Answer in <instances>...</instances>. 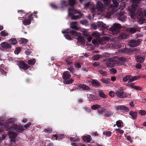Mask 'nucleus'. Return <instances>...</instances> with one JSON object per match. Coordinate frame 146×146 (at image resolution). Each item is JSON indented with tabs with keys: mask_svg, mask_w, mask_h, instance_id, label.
<instances>
[{
	"mask_svg": "<svg viewBox=\"0 0 146 146\" xmlns=\"http://www.w3.org/2000/svg\"><path fill=\"white\" fill-rule=\"evenodd\" d=\"M68 15L69 16L71 17L72 19L75 20L80 18L83 15L82 13L76 10L74 8L68 9Z\"/></svg>",
	"mask_w": 146,
	"mask_h": 146,
	"instance_id": "obj_1",
	"label": "nucleus"
},
{
	"mask_svg": "<svg viewBox=\"0 0 146 146\" xmlns=\"http://www.w3.org/2000/svg\"><path fill=\"white\" fill-rule=\"evenodd\" d=\"M71 76V74L69 71H65L64 72L62 77L63 79L66 80L63 82L64 84H69L72 83L74 80L72 79L68 80L70 78Z\"/></svg>",
	"mask_w": 146,
	"mask_h": 146,
	"instance_id": "obj_2",
	"label": "nucleus"
},
{
	"mask_svg": "<svg viewBox=\"0 0 146 146\" xmlns=\"http://www.w3.org/2000/svg\"><path fill=\"white\" fill-rule=\"evenodd\" d=\"M106 62V65L108 67H112L117 65L118 62L113 59L110 58H107L104 60Z\"/></svg>",
	"mask_w": 146,
	"mask_h": 146,
	"instance_id": "obj_3",
	"label": "nucleus"
},
{
	"mask_svg": "<svg viewBox=\"0 0 146 146\" xmlns=\"http://www.w3.org/2000/svg\"><path fill=\"white\" fill-rule=\"evenodd\" d=\"M121 27V25L120 24L115 23L109 29L111 33L115 35L117 34L119 32V30Z\"/></svg>",
	"mask_w": 146,
	"mask_h": 146,
	"instance_id": "obj_4",
	"label": "nucleus"
},
{
	"mask_svg": "<svg viewBox=\"0 0 146 146\" xmlns=\"http://www.w3.org/2000/svg\"><path fill=\"white\" fill-rule=\"evenodd\" d=\"M115 93L116 96L120 98H125L128 96V94L124 93L123 89L121 88H116Z\"/></svg>",
	"mask_w": 146,
	"mask_h": 146,
	"instance_id": "obj_5",
	"label": "nucleus"
},
{
	"mask_svg": "<svg viewBox=\"0 0 146 146\" xmlns=\"http://www.w3.org/2000/svg\"><path fill=\"white\" fill-rule=\"evenodd\" d=\"M141 39H137V40H131L129 42V45L131 47H135L138 46L140 42L142 41Z\"/></svg>",
	"mask_w": 146,
	"mask_h": 146,
	"instance_id": "obj_6",
	"label": "nucleus"
},
{
	"mask_svg": "<svg viewBox=\"0 0 146 146\" xmlns=\"http://www.w3.org/2000/svg\"><path fill=\"white\" fill-rule=\"evenodd\" d=\"M62 32L63 34L69 33L70 34V35L73 36H77L78 35V33L77 32L70 29H67L66 30L62 31Z\"/></svg>",
	"mask_w": 146,
	"mask_h": 146,
	"instance_id": "obj_7",
	"label": "nucleus"
},
{
	"mask_svg": "<svg viewBox=\"0 0 146 146\" xmlns=\"http://www.w3.org/2000/svg\"><path fill=\"white\" fill-rule=\"evenodd\" d=\"M116 110L117 111L120 110L123 112H128L129 111V108L124 105H118L116 107Z\"/></svg>",
	"mask_w": 146,
	"mask_h": 146,
	"instance_id": "obj_8",
	"label": "nucleus"
},
{
	"mask_svg": "<svg viewBox=\"0 0 146 146\" xmlns=\"http://www.w3.org/2000/svg\"><path fill=\"white\" fill-rule=\"evenodd\" d=\"M33 14L32 13L29 16L28 19H25L23 21V24L25 25L30 24L31 23V21L33 20Z\"/></svg>",
	"mask_w": 146,
	"mask_h": 146,
	"instance_id": "obj_9",
	"label": "nucleus"
},
{
	"mask_svg": "<svg viewBox=\"0 0 146 146\" xmlns=\"http://www.w3.org/2000/svg\"><path fill=\"white\" fill-rule=\"evenodd\" d=\"M18 65L20 68H21L25 70H27L30 68V66L23 61H19L18 64Z\"/></svg>",
	"mask_w": 146,
	"mask_h": 146,
	"instance_id": "obj_10",
	"label": "nucleus"
},
{
	"mask_svg": "<svg viewBox=\"0 0 146 146\" xmlns=\"http://www.w3.org/2000/svg\"><path fill=\"white\" fill-rule=\"evenodd\" d=\"M76 88L80 90H81L82 89L85 90H89L90 89V88L88 86L84 84L77 85Z\"/></svg>",
	"mask_w": 146,
	"mask_h": 146,
	"instance_id": "obj_11",
	"label": "nucleus"
},
{
	"mask_svg": "<svg viewBox=\"0 0 146 146\" xmlns=\"http://www.w3.org/2000/svg\"><path fill=\"white\" fill-rule=\"evenodd\" d=\"M117 19L119 20L124 22L125 20V16L124 15V13L123 12H118L117 13Z\"/></svg>",
	"mask_w": 146,
	"mask_h": 146,
	"instance_id": "obj_12",
	"label": "nucleus"
},
{
	"mask_svg": "<svg viewBox=\"0 0 146 146\" xmlns=\"http://www.w3.org/2000/svg\"><path fill=\"white\" fill-rule=\"evenodd\" d=\"M134 51V50L131 48H124L121 50V52L122 53L129 55L132 54Z\"/></svg>",
	"mask_w": 146,
	"mask_h": 146,
	"instance_id": "obj_13",
	"label": "nucleus"
},
{
	"mask_svg": "<svg viewBox=\"0 0 146 146\" xmlns=\"http://www.w3.org/2000/svg\"><path fill=\"white\" fill-rule=\"evenodd\" d=\"M96 7L98 11L102 12L104 9L103 4L100 1L97 2Z\"/></svg>",
	"mask_w": 146,
	"mask_h": 146,
	"instance_id": "obj_14",
	"label": "nucleus"
},
{
	"mask_svg": "<svg viewBox=\"0 0 146 146\" xmlns=\"http://www.w3.org/2000/svg\"><path fill=\"white\" fill-rule=\"evenodd\" d=\"M1 45L2 47L6 49H9L11 47V46L6 42H2L1 44Z\"/></svg>",
	"mask_w": 146,
	"mask_h": 146,
	"instance_id": "obj_15",
	"label": "nucleus"
},
{
	"mask_svg": "<svg viewBox=\"0 0 146 146\" xmlns=\"http://www.w3.org/2000/svg\"><path fill=\"white\" fill-rule=\"evenodd\" d=\"M8 128V129H6V130L7 131L9 130L10 131V130L12 131V130H16L17 128V127L18 125L15 124H13L11 125V126H9Z\"/></svg>",
	"mask_w": 146,
	"mask_h": 146,
	"instance_id": "obj_16",
	"label": "nucleus"
},
{
	"mask_svg": "<svg viewBox=\"0 0 146 146\" xmlns=\"http://www.w3.org/2000/svg\"><path fill=\"white\" fill-rule=\"evenodd\" d=\"M97 26L98 27L102 28V29H108V27L106 26V25L104 23L102 22H98L97 23Z\"/></svg>",
	"mask_w": 146,
	"mask_h": 146,
	"instance_id": "obj_17",
	"label": "nucleus"
},
{
	"mask_svg": "<svg viewBox=\"0 0 146 146\" xmlns=\"http://www.w3.org/2000/svg\"><path fill=\"white\" fill-rule=\"evenodd\" d=\"M8 134L11 139H15L17 136V134L15 132L12 131H9Z\"/></svg>",
	"mask_w": 146,
	"mask_h": 146,
	"instance_id": "obj_18",
	"label": "nucleus"
},
{
	"mask_svg": "<svg viewBox=\"0 0 146 146\" xmlns=\"http://www.w3.org/2000/svg\"><path fill=\"white\" fill-rule=\"evenodd\" d=\"M129 35L125 33H122L118 37L119 40L125 39L126 38H128Z\"/></svg>",
	"mask_w": 146,
	"mask_h": 146,
	"instance_id": "obj_19",
	"label": "nucleus"
},
{
	"mask_svg": "<svg viewBox=\"0 0 146 146\" xmlns=\"http://www.w3.org/2000/svg\"><path fill=\"white\" fill-rule=\"evenodd\" d=\"M137 114V112H133L132 111H130L129 113V114L131 116V118L134 119H136Z\"/></svg>",
	"mask_w": 146,
	"mask_h": 146,
	"instance_id": "obj_20",
	"label": "nucleus"
},
{
	"mask_svg": "<svg viewBox=\"0 0 146 146\" xmlns=\"http://www.w3.org/2000/svg\"><path fill=\"white\" fill-rule=\"evenodd\" d=\"M9 125L7 123H3L2 121H0V127L4 128H7Z\"/></svg>",
	"mask_w": 146,
	"mask_h": 146,
	"instance_id": "obj_21",
	"label": "nucleus"
},
{
	"mask_svg": "<svg viewBox=\"0 0 146 146\" xmlns=\"http://www.w3.org/2000/svg\"><path fill=\"white\" fill-rule=\"evenodd\" d=\"M112 115L111 111L109 110H105V113L103 116L105 117H109L111 116Z\"/></svg>",
	"mask_w": 146,
	"mask_h": 146,
	"instance_id": "obj_22",
	"label": "nucleus"
},
{
	"mask_svg": "<svg viewBox=\"0 0 146 146\" xmlns=\"http://www.w3.org/2000/svg\"><path fill=\"white\" fill-rule=\"evenodd\" d=\"M138 28L137 26H136L135 27L129 28L128 31L132 33H134L138 30Z\"/></svg>",
	"mask_w": 146,
	"mask_h": 146,
	"instance_id": "obj_23",
	"label": "nucleus"
},
{
	"mask_svg": "<svg viewBox=\"0 0 146 146\" xmlns=\"http://www.w3.org/2000/svg\"><path fill=\"white\" fill-rule=\"evenodd\" d=\"M68 5V3L65 0H62L61 2V8H64L66 7Z\"/></svg>",
	"mask_w": 146,
	"mask_h": 146,
	"instance_id": "obj_24",
	"label": "nucleus"
},
{
	"mask_svg": "<svg viewBox=\"0 0 146 146\" xmlns=\"http://www.w3.org/2000/svg\"><path fill=\"white\" fill-rule=\"evenodd\" d=\"M24 130V127L23 125H19L18 126L16 131L18 133H22Z\"/></svg>",
	"mask_w": 146,
	"mask_h": 146,
	"instance_id": "obj_25",
	"label": "nucleus"
},
{
	"mask_svg": "<svg viewBox=\"0 0 146 146\" xmlns=\"http://www.w3.org/2000/svg\"><path fill=\"white\" fill-rule=\"evenodd\" d=\"M78 33V35L76 36L78 37L77 38V40L78 41L80 42L81 43H84L85 42V41L84 38L83 37L80 36V34L78 33Z\"/></svg>",
	"mask_w": 146,
	"mask_h": 146,
	"instance_id": "obj_26",
	"label": "nucleus"
},
{
	"mask_svg": "<svg viewBox=\"0 0 146 146\" xmlns=\"http://www.w3.org/2000/svg\"><path fill=\"white\" fill-rule=\"evenodd\" d=\"M68 5H69L70 6L73 7L76 4V0H68Z\"/></svg>",
	"mask_w": 146,
	"mask_h": 146,
	"instance_id": "obj_27",
	"label": "nucleus"
},
{
	"mask_svg": "<svg viewBox=\"0 0 146 146\" xmlns=\"http://www.w3.org/2000/svg\"><path fill=\"white\" fill-rule=\"evenodd\" d=\"M82 137L83 140L85 141L90 142L91 139V136L89 135H87L86 136H83Z\"/></svg>",
	"mask_w": 146,
	"mask_h": 146,
	"instance_id": "obj_28",
	"label": "nucleus"
},
{
	"mask_svg": "<svg viewBox=\"0 0 146 146\" xmlns=\"http://www.w3.org/2000/svg\"><path fill=\"white\" fill-rule=\"evenodd\" d=\"M91 82L93 86H98L100 85L99 83L97 81L93 80L91 81Z\"/></svg>",
	"mask_w": 146,
	"mask_h": 146,
	"instance_id": "obj_29",
	"label": "nucleus"
},
{
	"mask_svg": "<svg viewBox=\"0 0 146 146\" xmlns=\"http://www.w3.org/2000/svg\"><path fill=\"white\" fill-rule=\"evenodd\" d=\"M135 9L134 8L130 10V16L132 18H134L135 15Z\"/></svg>",
	"mask_w": 146,
	"mask_h": 146,
	"instance_id": "obj_30",
	"label": "nucleus"
},
{
	"mask_svg": "<svg viewBox=\"0 0 146 146\" xmlns=\"http://www.w3.org/2000/svg\"><path fill=\"white\" fill-rule=\"evenodd\" d=\"M80 139L79 138L78 136H76L74 137H70V141L74 142H77L80 140Z\"/></svg>",
	"mask_w": 146,
	"mask_h": 146,
	"instance_id": "obj_31",
	"label": "nucleus"
},
{
	"mask_svg": "<svg viewBox=\"0 0 146 146\" xmlns=\"http://www.w3.org/2000/svg\"><path fill=\"white\" fill-rule=\"evenodd\" d=\"M98 94L100 97L104 98H107V96L105 95L103 92L102 91L100 90L98 92Z\"/></svg>",
	"mask_w": 146,
	"mask_h": 146,
	"instance_id": "obj_32",
	"label": "nucleus"
},
{
	"mask_svg": "<svg viewBox=\"0 0 146 146\" xmlns=\"http://www.w3.org/2000/svg\"><path fill=\"white\" fill-rule=\"evenodd\" d=\"M36 62V60L35 59H31L28 61L27 63L30 65L32 66L34 65Z\"/></svg>",
	"mask_w": 146,
	"mask_h": 146,
	"instance_id": "obj_33",
	"label": "nucleus"
},
{
	"mask_svg": "<svg viewBox=\"0 0 146 146\" xmlns=\"http://www.w3.org/2000/svg\"><path fill=\"white\" fill-rule=\"evenodd\" d=\"M10 43L12 44H15L17 43V41L15 38H12L9 40Z\"/></svg>",
	"mask_w": 146,
	"mask_h": 146,
	"instance_id": "obj_34",
	"label": "nucleus"
},
{
	"mask_svg": "<svg viewBox=\"0 0 146 146\" xmlns=\"http://www.w3.org/2000/svg\"><path fill=\"white\" fill-rule=\"evenodd\" d=\"M16 143L15 139H11L10 143L7 146H15Z\"/></svg>",
	"mask_w": 146,
	"mask_h": 146,
	"instance_id": "obj_35",
	"label": "nucleus"
},
{
	"mask_svg": "<svg viewBox=\"0 0 146 146\" xmlns=\"http://www.w3.org/2000/svg\"><path fill=\"white\" fill-rule=\"evenodd\" d=\"M105 110L103 108L99 109L98 110V112L99 114V115H103L105 113Z\"/></svg>",
	"mask_w": 146,
	"mask_h": 146,
	"instance_id": "obj_36",
	"label": "nucleus"
},
{
	"mask_svg": "<svg viewBox=\"0 0 146 146\" xmlns=\"http://www.w3.org/2000/svg\"><path fill=\"white\" fill-rule=\"evenodd\" d=\"M19 41L20 44H25L27 42L28 40L27 39L25 38H21L20 40H19Z\"/></svg>",
	"mask_w": 146,
	"mask_h": 146,
	"instance_id": "obj_37",
	"label": "nucleus"
},
{
	"mask_svg": "<svg viewBox=\"0 0 146 146\" xmlns=\"http://www.w3.org/2000/svg\"><path fill=\"white\" fill-rule=\"evenodd\" d=\"M101 107V106L99 104H94L91 106V108L94 110H96L98 108Z\"/></svg>",
	"mask_w": 146,
	"mask_h": 146,
	"instance_id": "obj_38",
	"label": "nucleus"
},
{
	"mask_svg": "<svg viewBox=\"0 0 146 146\" xmlns=\"http://www.w3.org/2000/svg\"><path fill=\"white\" fill-rule=\"evenodd\" d=\"M111 132L109 131H106L103 133V134L106 135V137H110L111 135Z\"/></svg>",
	"mask_w": 146,
	"mask_h": 146,
	"instance_id": "obj_39",
	"label": "nucleus"
},
{
	"mask_svg": "<svg viewBox=\"0 0 146 146\" xmlns=\"http://www.w3.org/2000/svg\"><path fill=\"white\" fill-rule=\"evenodd\" d=\"M131 77H132V76L131 75H126L123 78V81L126 82L129 79H130V78H131Z\"/></svg>",
	"mask_w": 146,
	"mask_h": 146,
	"instance_id": "obj_40",
	"label": "nucleus"
},
{
	"mask_svg": "<svg viewBox=\"0 0 146 146\" xmlns=\"http://www.w3.org/2000/svg\"><path fill=\"white\" fill-rule=\"evenodd\" d=\"M123 123L121 120H119L117 121L116 123V125L118 127H121L122 126V124Z\"/></svg>",
	"mask_w": 146,
	"mask_h": 146,
	"instance_id": "obj_41",
	"label": "nucleus"
},
{
	"mask_svg": "<svg viewBox=\"0 0 146 146\" xmlns=\"http://www.w3.org/2000/svg\"><path fill=\"white\" fill-rule=\"evenodd\" d=\"M99 72L100 74H102L103 76H106L107 74V72L102 69L100 70H99Z\"/></svg>",
	"mask_w": 146,
	"mask_h": 146,
	"instance_id": "obj_42",
	"label": "nucleus"
},
{
	"mask_svg": "<svg viewBox=\"0 0 146 146\" xmlns=\"http://www.w3.org/2000/svg\"><path fill=\"white\" fill-rule=\"evenodd\" d=\"M136 60L137 62L142 63L144 61V59L143 58L141 57L137 56L136 58Z\"/></svg>",
	"mask_w": 146,
	"mask_h": 146,
	"instance_id": "obj_43",
	"label": "nucleus"
},
{
	"mask_svg": "<svg viewBox=\"0 0 146 146\" xmlns=\"http://www.w3.org/2000/svg\"><path fill=\"white\" fill-rule=\"evenodd\" d=\"M1 35L3 36H6L8 35V33H6L5 30L2 31L1 32Z\"/></svg>",
	"mask_w": 146,
	"mask_h": 146,
	"instance_id": "obj_44",
	"label": "nucleus"
},
{
	"mask_svg": "<svg viewBox=\"0 0 146 146\" xmlns=\"http://www.w3.org/2000/svg\"><path fill=\"white\" fill-rule=\"evenodd\" d=\"M101 57V56L98 54L95 55L93 58V60H98Z\"/></svg>",
	"mask_w": 146,
	"mask_h": 146,
	"instance_id": "obj_45",
	"label": "nucleus"
},
{
	"mask_svg": "<svg viewBox=\"0 0 146 146\" xmlns=\"http://www.w3.org/2000/svg\"><path fill=\"white\" fill-rule=\"evenodd\" d=\"M139 113L141 115H144L146 114V111L144 110H141L139 111Z\"/></svg>",
	"mask_w": 146,
	"mask_h": 146,
	"instance_id": "obj_46",
	"label": "nucleus"
},
{
	"mask_svg": "<svg viewBox=\"0 0 146 146\" xmlns=\"http://www.w3.org/2000/svg\"><path fill=\"white\" fill-rule=\"evenodd\" d=\"M44 131L47 133H51L52 131V129L50 127L48 128L44 129Z\"/></svg>",
	"mask_w": 146,
	"mask_h": 146,
	"instance_id": "obj_47",
	"label": "nucleus"
},
{
	"mask_svg": "<svg viewBox=\"0 0 146 146\" xmlns=\"http://www.w3.org/2000/svg\"><path fill=\"white\" fill-rule=\"evenodd\" d=\"M50 6L52 8L55 9H58V6L54 3H51L50 4Z\"/></svg>",
	"mask_w": 146,
	"mask_h": 146,
	"instance_id": "obj_48",
	"label": "nucleus"
},
{
	"mask_svg": "<svg viewBox=\"0 0 146 146\" xmlns=\"http://www.w3.org/2000/svg\"><path fill=\"white\" fill-rule=\"evenodd\" d=\"M118 59L119 61L121 62H124L126 61V58L124 57H119Z\"/></svg>",
	"mask_w": 146,
	"mask_h": 146,
	"instance_id": "obj_49",
	"label": "nucleus"
},
{
	"mask_svg": "<svg viewBox=\"0 0 146 146\" xmlns=\"http://www.w3.org/2000/svg\"><path fill=\"white\" fill-rule=\"evenodd\" d=\"M0 72L3 76H6L7 75V72L5 71L3 69H0Z\"/></svg>",
	"mask_w": 146,
	"mask_h": 146,
	"instance_id": "obj_50",
	"label": "nucleus"
},
{
	"mask_svg": "<svg viewBox=\"0 0 146 146\" xmlns=\"http://www.w3.org/2000/svg\"><path fill=\"white\" fill-rule=\"evenodd\" d=\"M21 50V48L20 47H18L16 48L14 51V52L16 54H18Z\"/></svg>",
	"mask_w": 146,
	"mask_h": 146,
	"instance_id": "obj_51",
	"label": "nucleus"
},
{
	"mask_svg": "<svg viewBox=\"0 0 146 146\" xmlns=\"http://www.w3.org/2000/svg\"><path fill=\"white\" fill-rule=\"evenodd\" d=\"M102 82L104 83L108 84L110 82V79H103L102 80Z\"/></svg>",
	"mask_w": 146,
	"mask_h": 146,
	"instance_id": "obj_52",
	"label": "nucleus"
},
{
	"mask_svg": "<svg viewBox=\"0 0 146 146\" xmlns=\"http://www.w3.org/2000/svg\"><path fill=\"white\" fill-rule=\"evenodd\" d=\"M64 137V136L62 134H58L57 137V140H60L62 139Z\"/></svg>",
	"mask_w": 146,
	"mask_h": 146,
	"instance_id": "obj_53",
	"label": "nucleus"
},
{
	"mask_svg": "<svg viewBox=\"0 0 146 146\" xmlns=\"http://www.w3.org/2000/svg\"><path fill=\"white\" fill-rule=\"evenodd\" d=\"M64 36L66 39L70 40H72V38H71V36H70V35H69V34H66V35H64Z\"/></svg>",
	"mask_w": 146,
	"mask_h": 146,
	"instance_id": "obj_54",
	"label": "nucleus"
},
{
	"mask_svg": "<svg viewBox=\"0 0 146 146\" xmlns=\"http://www.w3.org/2000/svg\"><path fill=\"white\" fill-rule=\"evenodd\" d=\"M113 4L115 6L117 7L118 5V2L117 0H112Z\"/></svg>",
	"mask_w": 146,
	"mask_h": 146,
	"instance_id": "obj_55",
	"label": "nucleus"
},
{
	"mask_svg": "<svg viewBox=\"0 0 146 146\" xmlns=\"http://www.w3.org/2000/svg\"><path fill=\"white\" fill-rule=\"evenodd\" d=\"M115 130L119 132L120 134H123L124 132V131L122 129H116Z\"/></svg>",
	"mask_w": 146,
	"mask_h": 146,
	"instance_id": "obj_56",
	"label": "nucleus"
},
{
	"mask_svg": "<svg viewBox=\"0 0 146 146\" xmlns=\"http://www.w3.org/2000/svg\"><path fill=\"white\" fill-rule=\"evenodd\" d=\"M68 70L70 72L72 73H73L74 72L75 70L72 67H69L68 68Z\"/></svg>",
	"mask_w": 146,
	"mask_h": 146,
	"instance_id": "obj_57",
	"label": "nucleus"
},
{
	"mask_svg": "<svg viewBox=\"0 0 146 146\" xmlns=\"http://www.w3.org/2000/svg\"><path fill=\"white\" fill-rule=\"evenodd\" d=\"M126 138L127 140H128L130 143H131L132 140L131 139V138L130 135H128L126 137Z\"/></svg>",
	"mask_w": 146,
	"mask_h": 146,
	"instance_id": "obj_58",
	"label": "nucleus"
},
{
	"mask_svg": "<svg viewBox=\"0 0 146 146\" xmlns=\"http://www.w3.org/2000/svg\"><path fill=\"white\" fill-rule=\"evenodd\" d=\"M134 89H135L136 90H142V88L138 86H135L134 87Z\"/></svg>",
	"mask_w": 146,
	"mask_h": 146,
	"instance_id": "obj_59",
	"label": "nucleus"
},
{
	"mask_svg": "<svg viewBox=\"0 0 146 146\" xmlns=\"http://www.w3.org/2000/svg\"><path fill=\"white\" fill-rule=\"evenodd\" d=\"M138 3H133L132 4V9H134V8L135 9V8L137 7L138 6V5L137 4Z\"/></svg>",
	"mask_w": 146,
	"mask_h": 146,
	"instance_id": "obj_60",
	"label": "nucleus"
},
{
	"mask_svg": "<svg viewBox=\"0 0 146 146\" xmlns=\"http://www.w3.org/2000/svg\"><path fill=\"white\" fill-rule=\"evenodd\" d=\"M109 94L110 96L112 97H114L115 96L114 92L112 91H110L109 92Z\"/></svg>",
	"mask_w": 146,
	"mask_h": 146,
	"instance_id": "obj_61",
	"label": "nucleus"
},
{
	"mask_svg": "<svg viewBox=\"0 0 146 146\" xmlns=\"http://www.w3.org/2000/svg\"><path fill=\"white\" fill-rule=\"evenodd\" d=\"M91 26L94 29H96L98 27L97 24L96 25L95 24H93L91 25Z\"/></svg>",
	"mask_w": 146,
	"mask_h": 146,
	"instance_id": "obj_62",
	"label": "nucleus"
},
{
	"mask_svg": "<svg viewBox=\"0 0 146 146\" xmlns=\"http://www.w3.org/2000/svg\"><path fill=\"white\" fill-rule=\"evenodd\" d=\"M70 27L73 29L75 30H78V28L76 25L71 26Z\"/></svg>",
	"mask_w": 146,
	"mask_h": 146,
	"instance_id": "obj_63",
	"label": "nucleus"
},
{
	"mask_svg": "<svg viewBox=\"0 0 146 146\" xmlns=\"http://www.w3.org/2000/svg\"><path fill=\"white\" fill-rule=\"evenodd\" d=\"M76 66L78 68H80L81 67V64L79 62H77L75 64Z\"/></svg>",
	"mask_w": 146,
	"mask_h": 146,
	"instance_id": "obj_64",
	"label": "nucleus"
}]
</instances>
